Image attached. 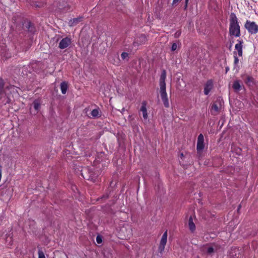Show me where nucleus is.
Returning <instances> with one entry per match:
<instances>
[{
    "instance_id": "1",
    "label": "nucleus",
    "mask_w": 258,
    "mask_h": 258,
    "mask_svg": "<svg viewBox=\"0 0 258 258\" xmlns=\"http://www.w3.org/2000/svg\"><path fill=\"white\" fill-rule=\"evenodd\" d=\"M166 78V72L163 70L160 78V87L161 99L166 107H169V104L166 91L165 80Z\"/></svg>"
},
{
    "instance_id": "2",
    "label": "nucleus",
    "mask_w": 258,
    "mask_h": 258,
    "mask_svg": "<svg viewBox=\"0 0 258 258\" xmlns=\"http://www.w3.org/2000/svg\"><path fill=\"white\" fill-rule=\"evenodd\" d=\"M229 34L235 37L240 35V26L238 22V19L234 13H231L229 19Z\"/></svg>"
},
{
    "instance_id": "3",
    "label": "nucleus",
    "mask_w": 258,
    "mask_h": 258,
    "mask_svg": "<svg viewBox=\"0 0 258 258\" xmlns=\"http://www.w3.org/2000/svg\"><path fill=\"white\" fill-rule=\"evenodd\" d=\"M244 27L247 30L248 32L251 34H256L258 32V25L254 22H250L247 20L244 25Z\"/></svg>"
},
{
    "instance_id": "4",
    "label": "nucleus",
    "mask_w": 258,
    "mask_h": 258,
    "mask_svg": "<svg viewBox=\"0 0 258 258\" xmlns=\"http://www.w3.org/2000/svg\"><path fill=\"white\" fill-rule=\"evenodd\" d=\"M204 141V136L202 134H200L198 137L197 145V154L199 157H201L203 150L205 147Z\"/></svg>"
},
{
    "instance_id": "5",
    "label": "nucleus",
    "mask_w": 258,
    "mask_h": 258,
    "mask_svg": "<svg viewBox=\"0 0 258 258\" xmlns=\"http://www.w3.org/2000/svg\"><path fill=\"white\" fill-rule=\"evenodd\" d=\"M222 99L221 98H218L213 103L212 105L211 112L213 115L217 114L218 112L220 111L222 106Z\"/></svg>"
},
{
    "instance_id": "6",
    "label": "nucleus",
    "mask_w": 258,
    "mask_h": 258,
    "mask_svg": "<svg viewBox=\"0 0 258 258\" xmlns=\"http://www.w3.org/2000/svg\"><path fill=\"white\" fill-rule=\"evenodd\" d=\"M167 230H166L164 234H163L160 242V245L158 248V251L160 253V256H162V253L164 250L165 246L167 242Z\"/></svg>"
},
{
    "instance_id": "7",
    "label": "nucleus",
    "mask_w": 258,
    "mask_h": 258,
    "mask_svg": "<svg viewBox=\"0 0 258 258\" xmlns=\"http://www.w3.org/2000/svg\"><path fill=\"white\" fill-rule=\"evenodd\" d=\"M81 171V175L84 179H87L88 180L90 179H93V172L91 171L90 169L87 168H85L83 169Z\"/></svg>"
},
{
    "instance_id": "8",
    "label": "nucleus",
    "mask_w": 258,
    "mask_h": 258,
    "mask_svg": "<svg viewBox=\"0 0 258 258\" xmlns=\"http://www.w3.org/2000/svg\"><path fill=\"white\" fill-rule=\"evenodd\" d=\"M71 39L67 37L63 38L59 43V48L63 49L68 47L71 44Z\"/></svg>"
},
{
    "instance_id": "9",
    "label": "nucleus",
    "mask_w": 258,
    "mask_h": 258,
    "mask_svg": "<svg viewBox=\"0 0 258 258\" xmlns=\"http://www.w3.org/2000/svg\"><path fill=\"white\" fill-rule=\"evenodd\" d=\"M146 41V36L144 34H142L136 39V41L134 42V45L135 46H139L140 44L145 43Z\"/></svg>"
},
{
    "instance_id": "10",
    "label": "nucleus",
    "mask_w": 258,
    "mask_h": 258,
    "mask_svg": "<svg viewBox=\"0 0 258 258\" xmlns=\"http://www.w3.org/2000/svg\"><path fill=\"white\" fill-rule=\"evenodd\" d=\"M213 87V83L212 80H208L206 83L204 87V94L208 95L210 91L212 89Z\"/></svg>"
},
{
    "instance_id": "11",
    "label": "nucleus",
    "mask_w": 258,
    "mask_h": 258,
    "mask_svg": "<svg viewBox=\"0 0 258 258\" xmlns=\"http://www.w3.org/2000/svg\"><path fill=\"white\" fill-rule=\"evenodd\" d=\"M230 258H239L241 255L240 250L237 248H234L230 252Z\"/></svg>"
},
{
    "instance_id": "12",
    "label": "nucleus",
    "mask_w": 258,
    "mask_h": 258,
    "mask_svg": "<svg viewBox=\"0 0 258 258\" xmlns=\"http://www.w3.org/2000/svg\"><path fill=\"white\" fill-rule=\"evenodd\" d=\"M82 17H79L78 18L71 19L68 23V25L70 27L75 26L78 24H79L80 22H81L82 21Z\"/></svg>"
},
{
    "instance_id": "13",
    "label": "nucleus",
    "mask_w": 258,
    "mask_h": 258,
    "mask_svg": "<svg viewBox=\"0 0 258 258\" xmlns=\"http://www.w3.org/2000/svg\"><path fill=\"white\" fill-rule=\"evenodd\" d=\"M25 29H27L29 32L33 33L35 30V28L33 24L31 22H25L23 24Z\"/></svg>"
},
{
    "instance_id": "14",
    "label": "nucleus",
    "mask_w": 258,
    "mask_h": 258,
    "mask_svg": "<svg viewBox=\"0 0 258 258\" xmlns=\"http://www.w3.org/2000/svg\"><path fill=\"white\" fill-rule=\"evenodd\" d=\"M147 102L144 101L142 103V106L140 109V111L142 112L143 116L144 119H146L148 118V113L146 108Z\"/></svg>"
},
{
    "instance_id": "15",
    "label": "nucleus",
    "mask_w": 258,
    "mask_h": 258,
    "mask_svg": "<svg viewBox=\"0 0 258 258\" xmlns=\"http://www.w3.org/2000/svg\"><path fill=\"white\" fill-rule=\"evenodd\" d=\"M4 85L5 82L3 79H0V100L2 99L3 97H5L6 93L4 91Z\"/></svg>"
},
{
    "instance_id": "16",
    "label": "nucleus",
    "mask_w": 258,
    "mask_h": 258,
    "mask_svg": "<svg viewBox=\"0 0 258 258\" xmlns=\"http://www.w3.org/2000/svg\"><path fill=\"white\" fill-rule=\"evenodd\" d=\"M238 43L236 44L235 46V49L237 50L238 54L239 56L242 55V45L243 41L241 40H238Z\"/></svg>"
},
{
    "instance_id": "17",
    "label": "nucleus",
    "mask_w": 258,
    "mask_h": 258,
    "mask_svg": "<svg viewBox=\"0 0 258 258\" xmlns=\"http://www.w3.org/2000/svg\"><path fill=\"white\" fill-rule=\"evenodd\" d=\"M245 83L248 86H253L254 85V79L249 76H246L244 79Z\"/></svg>"
},
{
    "instance_id": "18",
    "label": "nucleus",
    "mask_w": 258,
    "mask_h": 258,
    "mask_svg": "<svg viewBox=\"0 0 258 258\" xmlns=\"http://www.w3.org/2000/svg\"><path fill=\"white\" fill-rule=\"evenodd\" d=\"M203 251L208 254H212L215 251L214 247L208 245L204 246Z\"/></svg>"
},
{
    "instance_id": "19",
    "label": "nucleus",
    "mask_w": 258,
    "mask_h": 258,
    "mask_svg": "<svg viewBox=\"0 0 258 258\" xmlns=\"http://www.w3.org/2000/svg\"><path fill=\"white\" fill-rule=\"evenodd\" d=\"M68 88V85L66 82H62L60 84V89H61V93L63 94H65L66 93Z\"/></svg>"
},
{
    "instance_id": "20",
    "label": "nucleus",
    "mask_w": 258,
    "mask_h": 258,
    "mask_svg": "<svg viewBox=\"0 0 258 258\" xmlns=\"http://www.w3.org/2000/svg\"><path fill=\"white\" fill-rule=\"evenodd\" d=\"M188 227L191 232H194L196 229V226L193 222L191 216L188 219Z\"/></svg>"
},
{
    "instance_id": "21",
    "label": "nucleus",
    "mask_w": 258,
    "mask_h": 258,
    "mask_svg": "<svg viewBox=\"0 0 258 258\" xmlns=\"http://www.w3.org/2000/svg\"><path fill=\"white\" fill-rule=\"evenodd\" d=\"M232 87L235 92H238L239 91L241 85L238 81H235L233 82Z\"/></svg>"
},
{
    "instance_id": "22",
    "label": "nucleus",
    "mask_w": 258,
    "mask_h": 258,
    "mask_svg": "<svg viewBox=\"0 0 258 258\" xmlns=\"http://www.w3.org/2000/svg\"><path fill=\"white\" fill-rule=\"evenodd\" d=\"M33 105L34 109L37 111H39L40 108L41 104L39 100H35L33 102Z\"/></svg>"
},
{
    "instance_id": "23",
    "label": "nucleus",
    "mask_w": 258,
    "mask_h": 258,
    "mask_svg": "<svg viewBox=\"0 0 258 258\" xmlns=\"http://www.w3.org/2000/svg\"><path fill=\"white\" fill-rule=\"evenodd\" d=\"M112 190V187H109L107 190H106V192L105 194H104L101 198L102 200H106L108 198L109 195L111 192V191Z\"/></svg>"
},
{
    "instance_id": "24",
    "label": "nucleus",
    "mask_w": 258,
    "mask_h": 258,
    "mask_svg": "<svg viewBox=\"0 0 258 258\" xmlns=\"http://www.w3.org/2000/svg\"><path fill=\"white\" fill-rule=\"evenodd\" d=\"M45 4L43 2H33L32 6L35 8H42L44 6Z\"/></svg>"
},
{
    "instance_id": "25",
    "label": "nucleus",
    "mask_w": 258,
    "mask_h": 258,
    "mask_svg": "<svg viewBox=\"0 0 258 258\" xmlns=\"http://www.w3.org/2000/svg\"><path fill=\"white\" fill-rule=\"evenodd\" d=\"M91 115L93 117L96 118V117H99L101 115L100 114L98 109H93L91 113Z\"/></svg>"
},
{
    "instance_id": "26",
    "label": "nucleus",
    "mask_w": 258,
    "mask_h": 258,
    "mask_svg": "<svg viewBox=\"0 0 258 258\" xmlns=\"http://www.w3.org/2000/svg\"><path fill=\"white\" fill-rule=\"evenodd\" d=\"M121 57L122 60L128 61L129 58V54L127 52H123L121 54Z\"/></svg>"
},
{
    "instance_id": "27",
    "label": "nucleus",
    "mask_w": 258,
    "mask_h": 258,
    "mask_svg": "<svg viewBox=\"0 0 258 258\" xmlns=\"http://www.w3.org/2000/svg\"><path fill=\"white\" fill-rule=\"evenodd\" d=\"M38 258H45L44 252L40 249L38 250Z\"/></svg>"
},
{
    "instance_id": "28",
    "label": "nucleus",
    "mask_w": 258,
    "mask_h": 258,
    "mask_svg": "<svg viewBox=\"0 0 258 258\" xmlns=\"http://www.w3.org/2000/svg\"><path fill=\"white\" fill-rule=\"evenodd\" d=\"M234 64L235 66H236L238 62V61H239V59L238 58V57L236 56V52H234Z\"/></svg>"
},
{
    "instance_id": "29",
    "label": "nucleus",
    "mask_w": 258,
    "mask_h": 258,
    "mask_svg": "<svg viewBox=\"0 0 258 258\" xmlns=\"http://www.w3.org/2000/svg\"><path fill=\"white\" fill-rule=\"evenodd\" d=\"M177 48V45L176 43H173L171 47V51H174L176 50Z\"/></svg>"
},
{
    "instance_id": "30",
    "label": "nucleus",
    "mask_w": 258,
    "mask_h": 258,
    "mask_svg": "<svg viewBox=\"0 0 258 258\" xmlns=\"http://www.w3.org/2000/svg\"><path fill=\"white\" fill-rule=\"evenodd\" d=\"M96 241L98 243L100 244L102 242V238L100 236L98 235L96 237Z\"/></svg>"
},
{
    "instance_id": "31",
    "label": "nucleus",
    "mask_w": 258,
    "mask_h": 258,
    "mask_svg": "<svg viewBox=\"0 0 258 258\" xmlns=\"http://www.w3.org/2000/svg\"><path fill=\"white\" fill-rule=\"evenodd\" d=\"M10 102H11V99L9 98H8V97H6L5 100H4L3 101V102L5 104H9L10 103Z\"/></svg>"
},
{
    "instance_id": "32",
    "label": "nucleus",
    "mask_w": 258,
    "mask_h": 258,
    "mask_svg": "<svg viewBox=\"0 0 258 258\" xmlns=\"http://www.w3.org/2000/svg\"><path fill=\"white\" fill-rule=\"evenodd\" d=\"M181 0H173L172 5V6H176Z\"/></svg>"
},
{
    "instance_id": "33",
    "label": "nucleus",
    "mask_w": 258,
    "mask_h": 258,
    "mask_svg": "<svg viewBox=\"0 0 258 258\" xmlns=\"http://www.w3.org/2000/svg\"><path fill=\"white\" fill-rule=\"evenodd\" d=\"M181 31H177L175 34H174V37L175 38L179 37L181 35Z\"/></svg>"
},
{
    "instance_id": "34",
    "label": "nucleus",
    "mask_w": 258,
    "mask_h": 258,
    "mask_svg": "<svg viewBox=\"0 0 258 258\" xmlns=\"http://www.w3.org/2000/svg\"><path fill=\"white\" fill-rule=\"evenodd\" d=\"M228 71H229V68L228 67H226V69H225L226 73H227Z\"/></svg>"
},
{
    "instance_id": "35",
    "label": "nucleus",
    "mask_w": 258,
    "mask_h": 258,
    "mask_svg": "<svg viewBox=\"0 0 258 258\" xmlns=\"http://www.w3.org/2000/svg\"><path fill=\"white\" fill-rule=\"evenodd\" d=\"M187 7V4H185L184 9L186 10Z\"/></svg>"
},
{
    "instance_id": "36",
    "label": "nucleus",
    "mask_w": 258,
    "mask_h": 258,
    "mask_svg": "<svg viewBox=\"0 0 258 258\" xmlns=\"http://www.w3.org/2000/svg\"><path fill=\"white\" fill-rule=\"evenodd\" d=\"M180 157H181V158H183V157H184V155H183V154L182 153H181L180 154Z\"/></svg>"
},
{
    "instance_id": "37",
    "label": "nucleus",
    "mask_w": 258,
    "mask_h": 258,
    "mask_svg": "<svg viewBox=\"0 0 258 258\" xmlns=\"http://www.w3.org/2000/svg\"><path fill=\"white\" fill-rule=\"evenodd\" d=\"M124 111H125V108H123L122 109V110H121V112L122 113H123V112H124Z\"/></svg>"
},
{
    "instance_id": "38",
    "label": "nucleus",
    "mask_w": 258,
    "mask_h": 258,
    "mask_svg": "<svg viewBox=\"0 0 258 258\" xmlns=\"http://www.w3.org/2000/svg\"><path fill=\"white\" fill-rule=\"evenodd\" d=\"M240 208H241V205H239L238 206V209H237V211H239Z\"/></svg>"
},
{
    "instance_id": "39",
    "label": "nucleus",
    "mask_w": 258,
    "mask_h": 258,
    "mask_svg": "<svg viewBox=\"0 0 258 258\" xmlns=\"http://www.w3.org/2000/svg\"><path fill=\"white\" fill-rule=\"evenodd\" d=\"M188 0H185V4H188Z\"/></svg>"
}]
</instances>
